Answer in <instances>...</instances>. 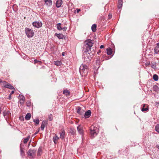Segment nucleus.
Masks as SVG:
<instances>
[{"label": "nucleus", "mask_w": 159, "mask_h": 159, "mask_svg": "<svg viewBox=\"0 0 159 159\" xmlns=\"http://www.w3.org/2000/svg\"><path fill=\"white\" fill-rule=\"evenodd\" d=\"M33 121L35 123L37 124H39V120L38 119H34L33 120Z\"/></svg>", "instance_id": "473e14b6"}, {"label": "nucleus", "mask_w": 159, "mask_h": 159, "mask_svg": "<svg viewBox=\"0 0 159 159\" xmlns=\"http://www.w3.org/2000/svg\"><path fill=\"white\" fill-rule=\"evenodd\" d=\"M33 26L37 28H39L42 26V23L41 21H34L32 23Z\"/></svg>", "instance_id": "0eeeda50"}, {"label": "nucleus", "mask_w": 159, "mask_h": 159, "mask_svg": "<svg viewBox=\"0 0 159 159\" xmlns=\"http://www.w3.org/2000/svg\"><path fill=\"white\" fill-rule=\"evenodd\" d=\"M54 64L57 66H61V62L60 61H54Z\"/></svg>", "instance_id": "b1692460"}, {"label": "nucleus", "mask_w": 159, "mask_h": 159, "mask_svg": "<svg viewBox=\"0 0 159 159\" xmlns=\"http://www.w3.org/2000/svg\"><path fill=\"white\" fill-rule=\"evenodd\" d=\"M84 110H81V108L80 107H77V112L81 115H82L84 114Z\"/></svg>", "instance_id": "ddd939ff"}, {"label": "nucleus", "mask_w": 159, "mask_h": 159, "mask_svg": "<svg viewBox=\"0 0 159 159\" xmlns=\"http://www.w3.org/2000/svg\"><path fill=\"white\" fill-rule=\"evenodd\" d=\"M77 12L78 13L80 11V9H77Z\"/></svg>", "instance_id": "c03bdc74"}, {"label": "nucleus", "mask_w": 159, "mask_h": 159, "mask_svg": "<svg viewBox=\"0 0 159 159\" xmlns=\"http://www.w3.org/2000/svg\"><path fill=\"white\" fill-rule=\"evenodd\" d=\"M40 61H38L36 59H35L34 60V63L35 64L36 63H37L38 62H40Z\"/></svg>", "instance_id": "58836bf2"}, {"label": "nucleus", "mask_w": 159, "mask_h": 159, "mask_svg": "<svg viewBox=\"0 0 159 159\" xmlns=\"http://www.w3.org/2000/svg\"><path fill=\"white\" fill-rule=\"evenodd\" d=\"M56 36L59 39H63L64 37L63 35L61 34H55Z\"/></svg>", "instance_id": "a211bd4d"}, {"label": "nucleus", "mask_w": 159, "mask_h": 159, "mask_svg": "<svg viewBox=\"0 0 159 159\" xmlns=\"http://www.w3.org/2000/svg\"><path fill=\"white\" fill-rule=\"evenodd\" d=\"M25 32L27 36L29 38L32 37L34 34L33 30L28 28H25Z\"/></svg>", "instance_id": "7ed1b4c3"}, {"label": "nucleus", "mask_w": 159, "mask_h": 159, "mask_svg": "<svg viewBox=\"0 0 159 159\" xmlns=\"http://www.w3.org/2000/svg\"><path fill=\"white\" fill-rule=\"evenodd\" d=\"M65 132L64 131H63L60 133V138L61 139H63L64 138V135H65Z\"/></svg>", "instance_id": "393cba45"}, {"label": "nucleus", "mask_w": 159, "mask_h": 159, "mask_svg": "<svg viewBox=\"0 0 159 159\" xmlns=\"http://www.w3.org/2000/svg\"><path fill=\"white\" fill-rule=\"evenodd\" d=\"M97 25L96 24H94L92 25L91 27V29L93 32H95L96 30Z\"/></svg>", "instance_id": "412c9836"}, {"label": "nucleus", "mask_w": 159, "mask_h": 159, "mask_svg": "<svg viewBox=\"0 0 159 159\" xmlns=\"http://www.w3.org/2000/svg\"><path fill=\"white\" fill-rule=\"evenodd\" d=\"M104 45H101V46H100V48L101 49L103 48H104Z\"/></svg>", "instance_id": "79ce46f5"}, {"label": "nucleus", "mask_w": 159, "mask_h": 159, "mask_svg": "<svg viewBox=\"0 0 159 159\" xmlns=\"http://www.w3.org/2000/svg\"><path fill=\"white\" fill-rule=\"evenodd\" d=\"M11 94H9V99H11Z\"/></svg>", "instance_id": "09e8293b"}, {"label": "nucleus", "mask_w": 159, "mask_h": 159, "mask_svg": "<svg viewBox=\"0 0 159 159\" xmlns=\"http://www.w3.org/2000/svg\"><path fill=\"white\" fill-rule=\"evenodd\" d=\"M77 130L78 132L81 135H83L84 134L83 130L82 127L81 126L79 125L77 127Z\"/></svg>", "instance_id": "9b49d317"}, {"label": "nucleus", "mask_w": 159, "mask_h": 159, "mask_svg": "<svg viewBox=\"0 0 159 159\" xmlns=\"http://www.w3.org/2000/svg\"><path fill=\"white\" fill-rule=\"evenodd\" d=\"M30 136H28L26 138L24 139L23 140V143H26L30 139Z\"/></svg>", "instance_id": "bb28decb"}, {"label": "nucleus", "mask_w": 159, "mask_h": 159, "mask_svg": "<svg viewBox=\"0 0 159 159\" xmlns=\"http://www.w3.org/2000/svg\"><path fill=\"white\" fill-rule=\"evenodd\" d=\"M3 115L7 122H8V119L10 118L11 116V114L8 111H4L2 112Z\"/></svg>", "instance_id": "20e7f679"}, {"label": "nucleus", "mask_w": 159, "mask_h": 159, "mask_svg": "<svg viewBox=\"0 0 159 159\" xmlns=\"http://www.w3.org/2000/svg\"><path fill=\"white\" fill-rule=\"evenodd\" d=\"M84 43L86 48L89 49H90L93 44L92 40L90 39L86 40L84 42Z\"/></svg>", "instance_id": "39448f33"}, {"label": "nucleus", "mask_w": 159, "mask_h": 159, "mask_svg": "<svg viewBox=\"0 0 159 159\" xmlns=\"http://www.w3.org/2000/svg\"><path fill=\"white\" fill-rule=\"evenodd\" d=\"M154 52L156 54H157L159 52V48L155 47L154 49Z\"/></svg>", "instance_id": "2f4dec72"}, {"label": "nucleus", "mask_w": 159, "mask_h": 159, "mask_svg": "<svg viewBox=\"0 0 159 159\" xmlns=\"http://www.w3.org/2000/svg\"><path fill=\"white\" fill-rule=\"evenodd\" d=\"M19 102L20 104L21 105H22L24 103L25 100H20Z\"/></svg>", "instance_id": "c9c22d12"}, {"label": "nucleus", "mask_w": 159, "mask_h": 159, "mask_svg": "<svg viewBox=\"0 0 159 159\" xmlns=\"http://www.w3.org/2000/svg\"><path fill=\"white\" fill-rule=\"evenodd\" d=\"M100 61V60L99 59H98L96 60V64L97 65L96 67H97L98 68L99 67V62Z\"/></svg>", "instance_id": "c85d7f7f"}, {"label": "nucleus", "mask_w": 159, "mask_h": 159, "mask_svg": "<svg viewBox=\"0 0 159 159\" xmlns=\"http://www.w3.org/2000/svg\"><path fill=\"white\" fill-rule=\"evenodd\" d=\"M153 79L155 81H157L158 80V77L157 75L154 74L153 76Z\"/></svg>", "instance_id": "cd10ccee"}, {"label": "nucleus", "mask_w": 159, "mask_h": 159, "mask_svg": "<svg viewBox=\"0 0 159 159\" xmlns=\"http://www.w3.org/2000/svg\"><path fill=\"white\" fill-rule=\"evenodd\" d=\"M79 71L82 76H85L88 72V66L86 65L82 64L79 68Z\"/></svg>", "instance_id": "f257e3e1"}, {"label": "nucleus", "mask_w": 159, "mask_h": 159, "mask_svg": "<svg viewBox=\"0 0 159 159\" xmlns=\"http://www.w3.org/2000/svg\"><path fill=\"white\" fill-rule=\"evenodd\" d=\"M155 130L159 133V124H157L156 125L155 127Z\"/></svg>", "instance_id": "c756f323"}, {"label": "nucleus", "mask_w": 159, "mask_h": 159, "mask_svg": "<svg viewBox=\"0 0 159 159\" xmlns=\"http://www.w3.org/2000/svg\"><path fill=\"white\" fill-rule=\"evenodd\" d=\"M27 106L29 107L30 106V103H27Z\"/></svg>", "instance_id": "de8ad7c7"}, {"label": "nucleus", "mask_w": 159, "mask_h": 159, "mask_svg": "<svg viewBox=\"0 0 159 159\" xmlns=\"http://www.w3.org/2000/svg\"><path fill=\"white\" fill-rule=\"evenodd\" d=\"M156 63L155 62H154V63H152L151 64V67L152 68H153L154 69H156Z\"/></svg>", "instance_id": "7c9ffc66"}, {"label": "nucleus", "mask_w": 159, "mask_h": 159, "mask_svg": "<svg viewBox=\"0 0 159 159\" xmlns=\"http://www.w3.org/2000/svg\"><path fill=\"white\" fill-rule=\"evenodd\" d=\"M107 54L108 55H110L112 53V49L111 48H108L107 49Z\"/></svg>", "instance_id": "4be33fe9"}, {"label": "nucleus", "mask_w": 159, "mask_h": 159, "mask_svg": "<svg viewBox=\"0 0 159 159\" xmlns=\"http://www.w3.org/2000/svg\"><path fill=\"white\" fill-rule=\"evenodd\" d=\"M1 111H2L1 108V107H0V114L1 113Z\"/></svg>", "instance_id": "603ef678"}, {"label": "nucleus", "mask_w": 159, "mask_h": 159, "mask_svg": "<svg viewBox=\"0 0 159 159\" xmlns=\"http://www.w3.org/2000/svg\"><path fill=\"white\" fill-rule=\"evenodd\" d=\"M62 4V0H57V1L56 3V6L57 8L60 7H61Z\"/></svg>", "instance_id": "4468645a"}, {"label": "nucleus", "mask_w": 159, "mask_h": 159, "mask_svg": "<svg viewBox=\"0 0 159 159\" xmlns=\"http://www.w3.org/2000/svg\"><path fill=\"white\" fill-rule=\"evenodd\" d=\"M20 155L22 156H24L25 155V152L24 151V149L20 146Z\"/></svg>", "instance_id": "5701e85b"}, {"label": "nucleus", "mask_w": 159, "mask_h": 159, "mask_svg": "<svg viewBox=\"0 0 159 159\" xmlns=\"http://www.w3.org/2000/svg\"><path fill=\"white\" fill-rule=\"evenodd\" d=\"M90 130L91 137L92 138L96 136L99 132L98 129L93 125L91 126Z\"/></svg>", "instance_id": "f03ea898"}, {"label": "nucleus", "mask_w": 159, "mask_h": 159, "mask_svg": "<svg viewBox=\"0 0 159 159\" xmlns=\"http://www.w3.org/2000/svg\"><path fill=\"white\" fill-rule=\"evenodd\" d=\"M63 93L66 96H67L70 95V92L68 90L65 89L63 90Z\"/></svg>", "instance_id": "aec40b11"}, {"label": "nucleus", "mask_w": 159, "mask_h": 159, "mask_svg": "<svg viewBox=\"0 0 159 159\" xmlns=\"http://www.w3.org/2000/svg\"><path fill=\"white\" fill-rule=\"evenodd\" d=\"M31 117V115L30 113H27L25 117V119L26 120H29Z\"/></svg>", "instance_id": "6ab92c4d"}, {"label": "nucleus", "mask_w": 159, "mask_h": 159, "mask_svg": "<svg viewBox=\"0 0 159 159\" xmlns=\"http://www.w3.org/2000/svg\"><path fill=\"white\" fill-rule=\"evenodd\" d=\"M101 52V51L99 50L97 52L98 54H99Z\"/></svg>", "instance_id": "8fccbe9b"}, {"label": "nucleus", "mask_w": 159, "mask_h": 159, "mask_svg": "<svg viewBox=\"0 0 159 159\" xmlns=\"http://www.w3.org/2000/svg\"><path fill=\"white\" fill-rule=\"evenodd\" d=\"M91 114V111L89 110L85 112L84 115V117L85 118H88L90 116Z\"/></svg>", "instance_id": "1a4fd4ad"}, {"label": "nucleus", "mask_w": 159, "mask_h": 159, "mask_svg": "<svg viewBox=\"0 0 159 159\" xmlns=\"http://www.w3.org/2000/svg\"><path fill=\"white\" fill-rule=\"evenodd\" d=\"M2 81L1 79H0V83H2Z\"/></svg>", "instance_id": "864d4df0"}, {"label": "nucleus", "mask_w": 159, "mask_h": 159, "mask_svg": "<svg viewBox=\"0 0 159 159\" xmlns=\"http://www.w3.org/2000/svg\"><path fill=\"white\" fill-rule=\"evenodd\" d=\"M20 100H25V98L24 96L22 95H19Z\"/></svg>", "instance_id": "72a5a7b5"}, {"label": "nucleus", "mask_w": 159, "mask_h": 159, "mask_svg": "<svg viewBox=\"0 0 159 159\" xmlns=\"http://www.w3.org/2000/svg\"><path fill=\"white\" fill-rule=\"evenodd\" d=\"M156 47L157 48H159V43H158L157 44V46Z\"/></svg>", "instance_id": "a19ab883"}, {"label": "nucleus", "mask_w": 159, "mask_h": 159, "mask_svg": "<svg viewBox=\"0 0 159 159\" xmlns=\"http://www.w3.org/2000/svg\"><path fill=\"white\" fill-rule=\"evenodd\" d=\"M59 138L58 137L56 134L55 135L53 139V140L55 143H56V140L59 139Z\"/></svg>", "instance_id": "a878e982"}, {"label": "nucleus", "mask_w": 159, "mask_h": 159, "mask_svg": "<svg viewBox=\"0 0 159 159\" xmlns=\"http://www.w3.org/2000/svg\"><path fill=\"white\" fill-rule=\"evenodd\" d=\"M148 110V107L147 104H143V108L141 109L142 111H147Z\"/></svg>", "instance_id": "f8f14e48"}, {"label": "nucleus", "mask_w": 159, "mask_h": 159, "mask_svg": "<svg viewBox=\"0 0 159 159\" xmlns=\"http://www.w3.org/2000/svg\"><path fill=\"white\" fill-rule=\"evenodd\" d=\"M14 93V91H12L11 92V93H10L11 94V95L13 94Z\"/></svg>", "instance_id": "a18cd8bd"}, {"label": "nucleus", "mask_w": 159, "mask_h": 159, "mask_svg": "<svg viewBox=\"0 0 159 159\" xmlns=\"http://www.w3.org/2000/svg\"><path fill=\"white\" fill-rule=\"evenodd\" d=\"M41 152V149L39 148L38 150V154H37L38 155L40 156V153Z\"/></svg>", "instance_id": "e433bc0d"}, {"label": "nucleus", "mask_w": 159, "mask_h": 159, "mask_svg": "<svg viewBox=\"0 0 159 159\" xmlns=\"http://www.w3.org/2000/svg\"><path fill=\"white\" fill-rule=\"evenodd\" d=\"M1 83L6 88H9L11 89H14L13 86L5 81H2Z\"/></svg>", "instance_id": "423d86ee"}, {"label": "nucleus", "mask_w": 159, "mask_h": 159, "mask_svg": "<svg viewBox=\"0 0 159 159\" xmlns=\"http://www.w3.org/2000/svg\"><path fill=\"white\" fill-rule=\"evenodd\" d=\"M61 24L60 23H58L57 24V27L58 30H62L63 31H66L67 30V28L65 26L63 27L61 26Z\"/></svg>", "instance_id": "6e6552de"}, {"label": "nucleus", "mask_w": 159, "mask_h": 159, "mask_svg": "<svg viewBox=\"0 0 159 159\" xmlns=\"http://www.w3.org/2000/svg\"><path fill=\"white\" fill-rule=\"evenodd\" d=\"M39 132V130H38L37 132H35L34 134V135H36V134H37Z\"/></svg>", "instance_id": "49530a36"}, {"label": "nucleus", "mask_w": 159, "mask_h": 159, "mask_svg": "<svg viewBox=\"0 0 159 159\" xmlns=\"http://www.w3.org/2000/svg\"><path fill=\"white\" fill-rule=\"evenodd\" d=\"M123 4L122 0H118V7L119 9H120L122 8Z\"/></svg>", "instance_id": "dca6fc26"}, {"label": "nucleus", "mask_w": 159, "mask_h": 159, "mask_svg": "<svg viewBox=\"0 0 159 159\" xmlns=\"http://www.w3.org/2000/svg\"><path fill=\"white\" fill-rule=\"evenodd\" d=\"M72 131V132H71V133L72 134H74V131L73 130H71Z\"/></svg>", "instance_id": "3c124183"}, {"label": "nucleus", "mask_w": 159, "mask_h": 159, "mask_svg": "<svg viewBox=\"0 0 159 159\" xmlns=\"http://www.w3.org/2000/svg\"><path fill=\"white\" fill-rule=\"evenodd\" d=\"M112 16V14H109L108 15V18L109 19H111Z\"/></svg>", "instance_id": "ea45409f"}, {"label": "nucleus", "mask_w": 159, "mask_h": 159, "mask_svg": "<svg viewBox=\"0 0 159 159\" xmlns=\"http://www.w3.org/2000/svg\"><path fill=\"white\" fill-rule=\"evenodd\" d=\"M52 114H50L48 115V119L49 120L52 121Z\"/></svg>", "instance_id": "f704fd0d"}, {"label": "nucleus", "mask_w": 159, "mask_h": 159, "mask_svg": "<svg viewBox=\"0 0 159 159\" xmlns=\"http://www.w3.org/2000/svg\"><path fill=\"white\" fill-rule=\"evenodd\" d=\"M34 150H29L28 152V155L29 156L33 157L34 154Z\"/></svg>", "instance_id": "2eb2a0df"}, {"label": "nucleus", "mask_w": 159, "mask_h": 159, "mask_svg": "<svg viewBox=\"0 0 159 159\" xmlns=\"http://www.w3.org/2000/svg\"><path fill=\"white\" fill-rule=\"evenodd\" d=\"M153 88L154 90H156L157 89L158 87L157 86L155 85L153 86Z\"/></svg>", "instance_id": "4c0bfd02"}, {"label": "nucleus", "mask_w": 159, "mask_h": 159, "mask_svg": "<svg viewBox=\"0 0 159 159\" xmlns=\"http://www.w3.org/2000/svg\"><path fill=\"white\" fill-rule=\"evenodd\" d=\"M45 4L48 7L51 6L52 4V2L51 0H43Z\"/></svg>", "instance_id": "9d476101"}, {"label": "nucleus", "mask_w": 159, "mask_h": 159, "mask_svg": "<svg viewBox=\"0 0 159 159\" xmlns=\"http://www.w3.org/2000/svg\"><path fill=\"white\" fill-rule=\"evenodd\" d=\"M46 124L47 122L45 121H43L42 122L41 126V129L42 130H44L45 125H46Z\"/></svg>", "instance_id": "f3484780"}, {"label": "nucleus", "mask_w": 159, "mask_h": 159, "mask_svg": "<svg viewBox=\"0 0 159 159\" xmlns=\"http://www.w3.org/2000/svg\"><path fill=\"white\" fill-rule=\"evenodd\" d=\"M65 52H62V56H64L65 55Z\"/></svg>", "instance_id": "37998d69"}]
</instances>
